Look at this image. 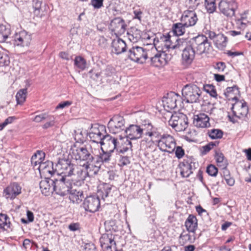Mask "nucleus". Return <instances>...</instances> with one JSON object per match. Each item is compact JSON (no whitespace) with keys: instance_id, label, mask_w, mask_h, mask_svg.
Wrapping results in <instances>:
<instances>
[{"instance_id":"obj_10","label":"nucleus","mask_w":251,"mask_h":251,"mask_svg":"<svg viewBox=\"0 0 251 251\" xmlns=\"http://www.w3.org/2000/svg\"><path fill=\"white\" fill-rule=\"evenodd\" d=\"M149 50L137 46H133L129 49L128 56L130 60L142 64L146 62L148 56H151Z\"/></svg>"},{"instance_id":"obj_40","label":"nucleus","mask_w":251,"mask_h":251,"mask_svg":"<svg viewBox=\"0 0 251 251\" xmlns=\"http://www.w3.org/2000/svg\"><path fill=\"white\" fill-rule=\"evenodd\" d=\"M207 134L211 139H217L222 138L223 132L219 129H213L208 130Z\"/></svg>"},{"instance_id":"obj_1","label":"nucleus","mask_w":251,"mask_h":251,"mask_svg":"<svg viewBox=\"0 0 251 251\" xmlns=\"http://www.w3.org/2000/svg\"><path fill=\"white\" fill-rule=\"evenodd\" d=\"M160 44L163 45L167 49L174 50V54L182 50V62L187 66L191 64L195 56L196 51L194 48L189 43L187 45L186 42L182 39H178L177 37H163L160 38Z\"/></svg>"},{"instance_id":"obj_32","label":"nucleus","mask_w":251,"mask_h":251,"mask_svg":"<svg viewBox=\"0 0 251 251\" xmlns=\"http://www.w3.org/2000/svg\"><path fill=\"white\" fill-rule=\"evenodd\" d=\"M184 25L182 22L174 24L172 27L174 33L177 36L184 34L186 32V29L188 28Z\"/></svg>"},{"instance_id":"obj_51","label":"nucleus","mask_w":251,"mask_h":251,"mask_svg":"<svg viewBox=\"0 0 251 251\" xmlns=\"http://www.w3.org/2000/svg\"><path fill=\"white\" fill-rule=\"evenodd\" d=\"M179 238L183 241V243L187 242H192L191 236L189 233L183 232L180 234Z\"/></svg>"},{"instance_id":"obj_24","label":"nucleus","mask_w":251,"mask_h":251,"mask_svg":"<svg viewBox=\"0 0 251 251\" xmlns=\"http://www.w3.org/2000/svg\"><path fill=\"white\" fill-rule=\"evenodd\" d=\"M194 125L201 128H206L210 126L209 118L204 113L195 115L193 118Z\"/></svg>"},{"instance_id":"obj_47","label":"nucleus","mask_w":251,"mask_h":251,"mask_svg":"<svg viewBox=\"0 0 251 251\" xmlns=\"http://www.w3.org/2000/svg\"><path fill=\"white\" fill-rule=\"evenodd\" d=\"M156 142H158V140H154L153 138H151L150 140H145L144 139L142 141V144H144V142H146V146L147 148L152 149L154 146H157V144Z\"/></svg>"},{"instance_id":"obj_46","label":"nucleus","mask_w":251,"mask_h":251,"mask_svg":"<svg viewBox=\"0 0 251 251\" xmlns=\"http://www.w3.org/2000/svg\"><path fill=\"white\" fill-rule=\"evenodd\" d=\"M127 36L129 40L133 43H135L140 38V35L139 33H134L132 31L127 33Z\"/></svg>"},{"instance_id":"obj_39","label":"nucleus","mask_w":251,"mask_h":251,"mask_svg":"<svg viewBox=\"0 0 251 251\" xmlns=\"http://www.w3.org/2000/svg\"><path fill=\"white\" fill-rule=\"evenodd\" d=\"M102 153H100L99 159L100 161L103 163H109L111 159L112 151H107L105 150H101Z\"/></svg>"},{"instance_id":"obj_52","label":"nucleus","mask_w":251,"mask_h":251,"mask_svg":"<svg viewBox=\"0 0 251 251\" xmlns=\"http://www.w3.org/2000/svg\"><path fill=\"white\" fill-rule=\"evenodd\" d=\"M103 0H91V4L95 8L99 9L103 6Z\"/></svg>"},{"instance_id":"obj_30","label":"nucleus","mask_w":251,"mask_h":251,"mask_svg":"<svg viewBox=\"0 0 251 251\" xmlns=\"http://www.w3.org/2000/svg\"><path fill=\"white\" fill-rule=\"evenodd\" d=\"M113 239L112 238V235L104 234L100 239V246L103 249L104 251H110V247H109Z\"/></svg>"},{"instance_id":"obj_34","label":"nucleus","mask_w":251,"mask_h":251,"mask_svg":"<svg viewBox=\"0 0 251 251\" xmlns=\"http://www.w3.org/2000/svg\"><path fill=\"white\" fill-rule=\"evenodd\" d=\"M157 51V48L155 46L152 47L151 50H149L148 52H150L151 56H148V58H150L151 63L156 66H160L158 62V54Z\"/></svg>"},{"instance_id":"obj_12","label":"nucleus","mask_w":251,"mask_h":251,"mask_svg":"<svg viewBox=\"0 0 251 251\" xmlns=\"http://www.w3.org/2000/svg\"><path fill=\"white\" fill-rule=\"evenodd\" d=\"M157 147L163 152L172 153L174 151L176 143L174 138L168 134H163L160 139L156 142Z\"/></svg>"},{"instance_id":"obj_5","label":"nucleus","mask_w":251,"mask_h":251,"mask_svg":"<svg viewBox=\"0 0 251 251\" xmlns=\"http://www.w3.org/2000/svg\"><path fill=\"white\" fill-rule=\"evenodd\" d=\"M60 174L53 178L54 186L52 189L57 194L64 196L69 194L73 187L68 175Z\"/></svg>"},{"instance_id":"obj_64","label":"nucleus","mask_w":251,"mask_h":251,"mask_svg":"<svg viewBox=\"0 0 251 251\" xmlns=\"http://www.w3.org/2000/svg\"><path fill=\"white\" fill-rule=\"evenodd\" d=\"M15 119V117L14 116L9 117L3 122L7 126L8 124H11Z\"/></svg>"},{"instance_id":"obj_6","label":"nucleus","mask_w":251,"mask_h":251,"mask_svg":"<svg viewBox=\"0 0 251 251\" xmlns=\"http://www.w3.org/2000/svg\"><path fill=\"white\" fill-rule=\"evenodd\" d=\"M201 91L194 84H187L182 89V95L187 103H200L202 100Z\"/></svg>"},{"instance_id":"obj_43","label":"nucleus","mask_w":251,"mask_h":251,"mask_svg":"<svg viewBox=\"0 0 251 251\" xmlns=\"http://www.w3.org/2000/svg\"><path fill=\"white\" fill-rule=\"evenodd\" d=\"M203 89L205 91L209 94L210 95L214 98L217 96L216 90L215 87L212 85H206L203 86Z\"/></svg>"},{"instance_id":"obj_3","label":"nucleus","mask_w":251,"mask_h":251,"mask_svg":"<svg viewBox=\"0 0 251 251\" xmlns=\"http://www.w3.org/2000/svg\"><path fill=\"white\" fill-rule=\"evenodd\" d=\"M56 170L61 174H65L68 176H73V179L77 182L84 180L89 176L90 169L83 171L77 165L71 163L69 159H60L56 165Z\"/></svg>"},{"instance_id":"obj_31","label":"nucleus","mask_w":251,"mask_h":251,"mask_svg":"<svg viewBox=\"0 0 251 251\" xmlns=\"http://www.w3.org/2000/svg\"><path fill=\"white\" fill-rule=\"evenodd\" d=\"M11 33L10 28L9 25H0V43L6 41Z\"/></svg>"},{"instance_id":"obj_2","label":"nucleus","mask_w":251,"mask_h":251,"mask_svg":"<svg viewBox=\"0 0 251 251\" xmlns=\"http://www.w3.org/2000/svg\"><path fill=\"white\" fill-rule=\"evenodd\" d=\"M72 156L76 160L84 161L83 166L86 169L91 170L94 168V174H96L100 167L93 164L96 154V150H93L91 145H84L76 147L75 145L71 149Z\"/></svg>"},{"instance_id":"obj_29","label":"nucleus","mask_w":251,"mask_h":251,"mask_svg":"<svg viewBox=\"0 0 251 251\" xmlns=\"http://www.w3.org/2000/svg\"><path fill=\"white\" fill-rule=\"evenodd\" d=\"M185 226L188 231L194 233L198 227L196 217L193 215H190L185 222Z\"/></svg>"},{"instance_id":"obj_19","label":"nucleus","mask_w":251,"mask_h":251,"mask_svg":"<svg viewBox=\"0 0 251 251\" xmlns=\"http://www.w3.org/2000/svg\"><path fill=\"white\" fill-rule=\"evenodd\" d=\"M180 96L174 92H170L162 99L163 105L167 111L175 109L177 106V101Z\"/></svg>"},{"instance_id":"obj_21","label":"nucleus","mask_w":251,"mask_h":251,"mask_svg":"<svg viewBox=\"0 0 251 251\" xmlns=\"http://www.w3.org/2000/svg\"><path fill=\"white\" fill-rule=\"evenodd\" d=\"M126 25L121 18L117 17L112 20L110 23L109 28L116 35L123 34L126 30Z\"/></svg>"},{"instance_id":"obj_42","label":"nucleus","mask_w":251,"mask_h":251,"mask_svg":"<svg viewBox=\"0 0 251 251\" xmlns=\"http://www.w3.org/2000/svg\"><path fill=\"white\" fill-rule=\"evenodd\" d=\"M205 7L208 13H213L216 9L215 0H205Z\"/></svg>"},{"instance_id":"obj_26","label":"nucleus","mask_w":251,"mask_h":251,"mask_svg":"<svg viewBox=\"0 0 251 251\" xmlns=\"http://www.w3.org/2000/svg\"><path fill=\"white\" fill-rule=\"evenodd\" d=\"M112 51L116 54H120L126 51V44L121 38L115 39L112 42Z\"/></svg>"},{"instance_id":"obj_4","label":"nucleus","mask_w":251,"mask_h":251,"mask_svg":"<svg viewBox=\"0 0 251 251\" xmlns=\"http://www.w3.org/2000/svg\"><path fill=\"white\" fill-rule=\"evenodd\" d=\"M120 141L109 134H105L100 144L101 150H105L107 151L114 152L116 151L118 153H124L128 150L132 149V143L129 140L126 139V142Z\"/></svg>"},{"instance_id":"obj_56","label":"nucleus","mask_w":251,"mask_h":251,"mask_svg":"<svg viewBox=\"0 0 251 251\" xmlns=\"http://www.w3.org/2000/svg\"><path fill=\"white\" fill-rule=\"evenodd\" d=\"M42 2L40 0H33V6L35 11H39L41 7Z\"/></svg>"},{"instance_id":"obj_23","label":"nucleus","mask_w":251,"mask_h":251,"mask_svg":"<svg viewBox=\"0 0 251 251\" xmlns=\"http://www.w3.org/2000/svg\"><path fill=\"white\" fill-rule=\"evenodd\" d=\"M21 192V187L17 182L11 183L4 190V193L7 199H14Z\"/></svg>"},{"instance_id":"obj_61","label":"nucleus","mask_w":251,"mask_h":251,"mask_svg":"<svg viewBox=\"0 0 251 251\" xmlns=\"http://www.w3.org/2000/svg\"><path fill=\"white\" fill-rule=\"evenodd\" d=\"M214 79L218 82H221L225 80V77L224 75L214 74Z\"/></svg>"},{"instance_id":"obj_44","label":"nucleus","mask_w":251,"mask_h":251,"mask_svg":"<svg viewBox=\"0 0 251 251\" xmlns=\"http://www.w3.org/2000/svg\"><path fill=\"white\" fill-rule=\"evenodd\" d=\"M46 120L48 121L42 126V127L44 129L51 127L55 124V118L53 116L49 115L48 118Z\"/></svg>"},{"instance_id":"obj_62","label":"nucleus","mask_w":251,"mask_h":251,"mask_svg":"<svg viewBox=\"0 0 251 251\" xmlns=\"http://www.w3.org/2000/svg\"><path fill=\"white\" fill-rule=\"evenodd\" d=\"M26 215L29 222H32L33 221L34 215L31 211L28 210L27 211Z\"/></svg>"},{"instance_id":"obj_35","label":"nucleus","mask_w":251,"mask_h":251,"mask_svg":"<svg viewBox=\"0 0 251 251\" xmlns=\"http://www.w3.org/2000/svg\"><path fill=\"white\" fill-rule=\"evenodd\" d=\"M214 42L218 48L222 49L226 45L227 37L222 34H217Z\"/></svg>"},{"instance_id":"obj_41","label":"nucleus","mask_w":251,"mask_h":251,"mask_svg":"<svg viewBox=\"0 0 251 251\" xmlns=\"http://www.w3.org/2000/svg\"><path fill=\"white\" fill-rule=\"evenodd\" d=\"M114 189H116L115 187L110 186L109 185L106 184L104 185L103 190L99 191L98 193L103 199H104L109 195L111 190H114Z\"/></svg>"},{"instance_id":"obj_7","label":"nucleus","mask_w":251,"mask_h":251,"mask_svg":"<svg viewBox=\"0 0 251 251\" xmlns=\"http://www.w3.org/2000/svg\"><path fill=\"white\" fill-rule=\"evenodd\" d=\"M189 42L198 54H208L212 50L211 43L205 35H199L191 39Z\"/></svg>"},{"instance_id":"obj_49","label":"nucleus","mask_w":251,"mask_h":251,"mask_svg":"<svg viewBox=\"0 0 251 251\" xmlns=\"http://www.w3.org/2000/svg\"><path fill=\"white\" fill-rule=\"evenodd\" d=\"M176 156L178 159L181 158L184 155V150L180 146H176L175 151Z\"/></svg>"},{"instance_id":"obj_28","label":"nucleus","mask_w":251,"mask_h":251,"mask_svg":"<svg viewBox=\"0 0 251 251\" xmlns=\"http://www.w3.org/2000/svg\"><path fill=\"white\" fill-rule=\"evenodd\" d=\"M195 163L191 161H185L180 164L181 176L183 177H188L193 173V167H195Z\"/></svg>"},{"instance_id":"obj_57","label":"nucleus","mask_w":251,"mask_h":251,"mask_svg":"<svg viewBox=\"0 0 251 251\" xmlns=\"http://www.w3.org/2000/svg\"><path fill=\"white\" fill-rule=\"evenodd\" d=\"M68 228L72 231H75L79 229V224L77 223H71L68 226Z\"/></svg>"},{"instance_id":"obj_45","label":"nucleus","mask_w":251,"mask_h":251,"mask_svg":"<svg viewBox=\"0 0 251 251\" xmlns=\"http://www.w3.org/2000/svg\"><path fill=\"white\" fill-rule=\"evenodd\" d=\"M218 169L214 165H209L206 168V173L210 176H216L218 174Z\"/></svg>"},{"instance_id":"obj_20","label":"nucleus","mask_w":251,"mask_h":251,"mask_svg":"<svg viewBox=\"0 0 251 251\" xmlns=\"http://www.w3.org/2000/svg\"><path fill=\"white\" fill-rule=\"evenodd\" d=\"M198 20L197 15L193 10L184 11L180 18L181 22H183L184 26L188 28L194 26Z\"/></svg>"},{"instance_id":"obj_14","label":"nucleus","mask_w":251,"mask_h":251,"mask_svg":"<svg viewBox=\"0 0 251 251\" xmlns=\"http://www.w3.org/2000/svg\"><path fill=\"white\" fill-rule=\"evenodd\" d=\"M218 7L220 11L224 15L231 17L235 14L237 4L234 0H221Z\"/></svg>"},{"instance_id":"obj_22","label":"nucleus","mask_w":251,"mask_h":251,"mask_svg":"<svg viewBox=\"0 0 251 251\" xmlns=\"http://www.w3.org/2000/svg\"><path fill=\"white\" fill-rule=\"evenodd\" d=\"M231 110L234 117L238 118H241L245 117L248 112V107L245 101L233 104L231 107Z\"/></svg>"},{"instance_id":"obj_8","label":"nucleus","mask_w":251,"mask_h":251,"mask_svg":"<svg viewBox=\"0 0 251 251\" xmlns=\"http://www.w3.org/2000/svg\"><path fill=\"white\" fill-rule=\"evenodd\" d=\"M147 123L143 124L141 126L137 125H130L127 127L125 132L126 134L124 137L121 135L119 136V140H123V142H126V139L129 140H135L142 138L144 131H146Z\"/></svg>"},{"instance_id":"obj_16","label":"nucleus","mask_w":251,"mask_h":251,"mask_svg":"<svg viewBox=\"0 0 251 251\" xmlns=\"http://www.w3.org/2000/svg\"><path fill=\"white\" fill-rule=\"evenodd\" d=\"M104 130V127L99 124H93L90 129L88 135L92 142L97 144L100 143L105 135L102 132Z\"/></svg>"},{"instance_id":"obj_55","label":"nucleus","mask_w":251,"mask_h":251,"mask_svg":"<svg viewBox=\"0 0 251 251\" xmlns=\"http://www.w3.org/2000/svg\"><path fill=\"white\" fill-rule=\"evenodd\" d=\"M189 8L193 10L196 9L200 4L199 0H189Z\"/></svg>"},{"instance_id":"obj_11","label":"nucleus","mask_w":251,"mask_h":251,"mask_svg":"<svg viewBox=\"0 0 251 251\" xmlns=\"http://www.w3.org/2000/svg\"><path fill=\"white\" fill-rule=\"evenodd\" d=\"M169 125L176 131H184L188 126V118L183 113H176L172 115L169 121Z\"/></svg>"},{"instance_id":"obj_48","label":"nucleus","mask_w":251,"mask_h":251,"mask_svg":"<svg viewBox=\"0 0 251 251\" xmlns=\"http://www.w3.org/2000/svg\"><path fill=\"white\" fill-rule=\"evenodd\" d=\"M218 144V142H211L208 144L206 145L205 146H204L202 147V153L203 154H206L208 152H209L213 147L214 146H216Z\"/></svg>"},{"instance_id":"obj_36","label":"nucleus","mask_w":251,"mask_h":251,"mask_svg":"<svg viewBox=\"0 0 251 251\" xmlns=\"http://www.w3.org/2000/svg\"><path fill=\"white\" fill-rule=\"evenodd\" d=\"M11 223L9 221V218L6 214H0V228L4 230H7L10 228Z\"/></svg>"},{"instance_id":"obj_58","label":"nucleus","mask_w":251,"mask_h":251,"mask_svg":"<svg viewBox=\"0 0 251 251\" xmlns=\"http://www.w3.org/2000/svg\"><path fill=\"white\" fill-rule=\"evenodd\" d=\"M72 102L70 101H65L60 103L57 106L56 108H63L65 107H68L72 104Z\"/></svg>"},{"instance_id":"obj_54","label":"nucleus","mask_w":251,"mask_h":251,"mask_svg":"<svg viewBox=\"0 0 251 251\" xmlns=\"http://www.w3.org/2000/svg\"><path fill=\"white\" fill-rule=\"evenodd\" d=\"M215 158L218 163H224L225 157L224 154L221 152H216L215 155Z\"/></svg>"},{"instance_id":"obj_59","label":"nucleus","mask_w":251,"mask_h":251,"mask_svg":"<svg viewBox=\"0 0 251 251\" xmlns=\"http://www.w3.org/2000/svg\"><path fill=\"white\" fill-rule=\"evenodd\" d=\"M226 183L230 186H232L234 185L235 181L233 178L231 177L230 176H227L226 177V178H225Z\"/></svg>"},{"instance_id":"obj_15","label":"nucleus","mask_w":251,"mask_h":251,"mask_svg":"<svg viewBox=\"0 0 251 251\" xmlns=\"http://www.w3.org/2000/svg\"><path fill=\"white\" fill-rule=\"evenodd\" d=\"M125 124L123 117L115 115L110 119L107 126L110 132L116 134L124 130Z\"/></svg>"},{"instance_id":"obj_13","label":"nucleus","mask_w":251,"mask_h":251,"mask_svg":"<svg viewBox=\"0 0 251 251\" xmlns=\"http://www.w3.org/2000/svg\"><path fill=\"white\" fill-rule=\"evenodd\" d=\"M45 154L41 151H38L34 153L31 158V163L32 165L35 167L38 165H39L38 169L39 171L44 170V172H48L49 174H51L52 171L48 169V166L52 164L51 162H43L44 160Z\"/></svg>"},{"instance_id":"obj_17","label":"nucleus","mask_w":251,"mask_h":251,"mask_svg":"<svg viewBox=\"0 0 251 251\" xmlns=\"http://www.w3.org/2000/svg\"><path fill=\"white\" fill-rule=\"evenodd\" d=\"M82 206L85 211L92 213L97 211L100 207V200L99 197L90 196L86 197L84 200Z\"/></svg>"},{"instance_id":"obj_60","label":"nucleus","mask_w":251,"mask_h":251,"mask_svg":"<svg viewBox=\"0 0 251 251\" xmlns=\"http://www.w3.org/2000/svg\"><path fill=\"white\" fill-rule=\"evenodd\" d=\"M59 56L63 59L69 60L70 59L69 54L66 52L62 51L59 53Z\"/></svg>"},{"instance_id":"obj_33","label":"nucleus","mask_w":251,"mask_h":251,"mask_svg":"<svg viewBox=\"0 0 251 251\" xmlns=\"http://www.w3.org/2000/svg\"><path fill=\"white\" fill-rule=\"evenodd\" d=\"M153 126L151 123H147V129L145 134L148 135L150 137H152L154 140H159L162 136V134L156 131H152Z\"/></svg>"},{"instance_id":"obj_25","label":"nucleus","mask_w":251,"mask_h":251,"mask_svg":"<svg viewBox=\"0 0 251 251\" xmlns=\"http://www.w3.org/2000/svg\"><path fill=\"white\" fill-rule=\"evenodd\" d=\"M53 182V178H46L40 181L39 183L40 188L43 194L45 196H48L53 191L52 189L54 186Z\"/></svg>"},{"instance_id":"obj_37","label":"nucleus","mask_w":251,"mask_h":251,"mask_svg":"<svg viewBox=\"0 0 251 251\" xmlns=\"http://www.w3.org/2000/svg\"><path fill=\"white\" fill-rule=\"evenodd\" d=\"M74 65L77 68L83 71L86 67V61L82 57L77 56L75 58Z\"/></svg>"},{"instance_id":"obj_38","label":"nucleus","mask_w":251,"mask_h":251,"mask_svg":"<svg viewBox=\"0 0 251 251\" xmlns=\"http://www.w3.org/2000/svg\"><path fill=\"white\" fill-rule=\"evenodd\" d=\"M26 94V88L20 89L18 92L16 96V98L18 104H22L25 100Z\"/></svg>"},{"instance_id":"obj_27","label":"nucleus","mask_w":251,"mask_h":251,"mask_svg":"<svg viewBox=\"0 0 251 251\" xmlns=\"http://www.w3.org/2000/svg\"><path fill=\"white\" fill-rule=\"evenodd\" d=\"M69 199L74 203L79 204L84 199L83 192L80 190H76L73 187L69 192Z\"/></svg>"},{"instance_id":"obj_18","label":"nucleus","mask_w":251,"mask_h":251,"mask_svg":"<svg viewBox=\"0 0 251 251\" xmlns=\"http://www.w3.org/2000/svg\"><path fill=\"white\" fill-rule=\"evenodd\" d=\"M31 41V34L25 30H23L15 35L14 45L23 48H27L29 47Z\"/></svg>"},{"instance_id":"obj_63","label":"nucleus","mask_w":251,"mask_h":251,"mask_svg":"<svg viewBox=\"0 0 251 251\" xmlns=\"http://www.w3.org/2000/svg\"><path fill=\"white\" fill-rule=\"evenodd\" d=\"M133 13L134 14V18L141 20V14H142V11L140 10H134Z\"/></svg>"},{"instance_id":"obj_50","label":"nucleus","mask_w":251,"mask_h":251,"mask_svg":"<svg viewBox=\"0 0 251 251\" xmlns=\"http://www.w3.org/2000/svg\"><path fill=\"white\" fill-rule=\"evenodd\" d=\"M49 115L46 113H42L41 114L36 116L33 119V121L36 123H40L44 120H46L48 118Z\"/></svg>"},{"instance_id":"obj_53","label":"nucleus","mask_w":251,"mask_h":251,"mask_svg":"<svg viewBox=\"0 0 251 251\" xmlns=\"http://www.w3.org/2000/svg\"><path fill=\"white\" fill-rule=\"evenodd\" d=\"M226 67V64L224 62H219L216 63L215 68L218 72L220 73L224 71Z\"/></svg>"},{"instance_id":"obj_9","label":"nucleus","mask_w":251,"mask_h":251,"mask_svg":"<svg viewBox=\"0 0 251 251\" xmlns=\"http://www.w3.org/2000/svg\"><path fill=\"white\" fill-rule=\"evenodd\" d=\"M163 37H172L169 34L167 35L159 34L158 36H156L153 40V45L155 48H157V52L158 54V62L160 65H163L167 63L169 60V58H166L167 51L170 52L171 53H174V50L171 49H167L164 45H160V38Z\"/></svg>"}]
</instances>
